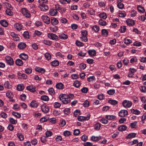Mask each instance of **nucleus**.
Masks as SVG:
<instances>
[{
    "mask_svg": "<svg viewBox=\"0 0 146 146\" xmlns=\"http://www.w3.org/2000/svg\"><path fill=\"white\" fill-rule=\"evenodd\" d=\"M59 62L57 60H54L51 62V64L53 66H56L58 65Z\"/></svg>",
    "mask_w": 146,
    "mask_h": 146,
    "instance_id": "7c9ffc66",
    "label": "nucleus"
},
{
    "mask_svg": "<svg viewBox=\"0 0 146 146\" xmlns=\"http://www.w3.org/2000/svg\"><path fill=\"white\" fill-rule=\"evenodd\" d=\"M61 106V104L57 102H55L54 104V107L55 108H59Z\"/></svg>",
    "mask_w": 146,
    "mask_h": 146,
    "instance_id": "338daca9",
    "label": "nucleus"
},
{
    "mask_svg": "<svg viewBox=\"0 0 146 146\" xmlns=\"http://www.w3.org/2000/svg\"><path fill=\"white\" fill-rule=\"evenodd\" d=\"M0 23L2 26L4 27H6L8 25L7 22L5 20H1L0 21Z\"/></svg>",
    "mask_w": 146,
    "mask_h": 146,
    "instance_id": "a211bd4d",
    "label": "nucleus"
},
{
    "mask_svg": "<svg viewBox=\"0 0 146 146\" xmlns=\"http://www.w3.org/2000/svg\"><path fill=\"white\" fill-rule=\"evenodd\" d=\"M88 88L86 87H83L81 90L82 92L84 93H86L88 91Z\"/></svg>",
    "mask_w": 146,
    "mask_h": 146,
    "instance_id": "4d7b16f0",
    "label": "nucleus"
},
{
    "mask_svg": "<svg viewBox=\"0 0 146 146\" xmlns=\"http://www.w3.org/2000/svg\"><path fill=\"white\" fill-rule=\"evenodd\" d=\"M98 22L99 24L102 26H105L107 25L106 22L101 19L99 20Z\"/></svg>",
    "mask_w": 146,
    "mask_h": 146,
    "instance_id": "c85d7f7f",
    "label": "nucleus"
},
{
    "mask_svg": "<svg viewBox=\"0 0 146 146\" xmlns=\"http://www.w3.org/2000/svg\"><path fill=\"white\" fill-rule=\"evenodd\" d=\"M56 87L57 89L62 90L64 88V86L62 83L59 82L56 84Z\"/></svg>",
    "mask_w": 146,
    "mask_h": 146,
    "instance_id": "ddd939ff",
    "label": "nucleus"
},
{
    "mask_svg": "<svg viewBox=\"0 0 146 146\" xmlns=\"http://www.w3.org/2000/svg\"><path fill=\"white\" fill-rule=\"evenodd\" d=\"M12 9H8L6 10V13L7 15L11 16L13 14V13L11 10Z\"/></svg>",
    "mask_w": 146,
    "mask_h": 146,
    "instance_id": "ea45409f",
    "label": "nucleus"
},
{
    "mask_svg": "<svg viewBox=\"0 0 146 146\" xmlns=\"http://www.w3.org/2000/svg\"><path fill=\"white\" fill-rule=\"evenodd\" d=\"M126 28L125 26H121L119 29V31L121 33L125 32L126 31Z\"/></svg>",
    "mask_w": 146,
    "mask_h": 146,
    "instance_id": "13d9d810",
    "label": "nucleus"
},
{
    "mask_svg": "<svg viewBox=\"0 0 146 146\" xmlns=\"http://www.w3.org/2000/svg\"><path fill=\"white\" fill-rule=\"evenodd\" d=\"M6 96L8 98L11 99L13 98L12 93L11 92H8L6 93Z\"/></svg>",
    "mask_w": 146,
    "mask_h": 146,
    "instance_id": "864d4df0",
    "label": "nucleus"
},
{
    "mask_svg": "<svg viewBox=\"0 0 146 146\" xmlns=\"http://www.w3.org/2000/svg\"><path fill=\"white\" fill-rule=\"evenodd\" d=\"M30 105L32 107L35 108L37 107L38 106V103L35 101H32L30 104Z\"/></svg>",
    "mask_w": 146,
    "mask_h": 146,
    "instance_id": "bb28decb",
    "label": "nucleus"
},
{
    "mask_svg": "<svg viewBox=\"0 0 146 146\" xmlns=\"http://www.w3.org/2000/svg\"><path fill=\"white\" fill-rule=\"evenodd\" d=\"M123 1V0H117V6L119 9H122L124 8V5L121 3Z\"/></svg>",
    "mask_w": 146,
    "mask_h": 146,
    "instance_id": "9d476101",
    "label": "nucleus"
},
{
    "mask_svg": "<svg viewBox=\"0 0 146 146\" xmlns=\"http://www.w3.org/2000/svg\"><path fill=\"white\" fill-rule=\"evenodd\" d=\"M126 22L128 25L131 26H133L135 23L134 21L131 19H129L127 20Z\"/></svg>",
    "mask_w": 146,
    "mask_h": 146,
    "instance_id": "412c9836",
    "label": "nucleus"
},
{
    "mask_svg": "<svg viewBox=\"0 0 146 146\" xmlns=\"http://www.w3.org/2000/svg\"><path fill=\"white\" fill-rule=\"evenodd\" d=\"M27 89L31 92H35L36 91L35 87H33L32 85L28 86L26 88Z\"/></svg>",
    "mask_w": 146,
    "mask_h": 146,
    "instance_id": "4468645a",
    "label": "nucleus"
},
{
    "mask_svg": "<svg viewBox=\"0 0 146 146\" xmlns=\"http://www.w3.org/2000/svg\"><path fill=\"white\" fill-rule=\"evenodd\" d=\"M24 86L23 84L18 85L17 86V90L19 91H22L24 89Z\"/></svg>",
    "mask_w": 146,
    "mask_h": 146,
    "instance_id": "72a5a7b5",
    "label": "nucleus"
},
{
    "mask_svg": "<svg viewBox=\"0 0 146 146\" xmlns=\"http://www.w3.org/2000/svg\"><path fill=\"white\" fill-rule=\"evenodd\" d=\"M101 138V137L99 136V137H95L93 136L91 137V140L94 141H98Z\"/></svg>",
    "mask_w": 146,
    "mask_h": 146,
    "instance_id": "5701e85b",
    "label": "nucleus"
},
{
    "mask_svg": "<svg viewBox=\"0 0 146 146\" xmlns=\"http://www.w3.org/2000/svg\"><path fill=\"white\" fill-rule=\"evenodd\" d=\"M20 56L21 58L25 60H27L28 58V56L24 53L21 54L20 55Z\"/></svg>",
    "mask_w": 146,
    "mask_h": 146,
    "instance_id": "f3484780",
    "label": "nucleus"
},
{
    "mask_svg": "<svg viewBox=\"0 0 146 146\" xmlns=\"http://www.w3.org/2000/svg\"><path fill=\"white\" fill-rule=\"evenodd\" d=\"M23 35L25 38H29V34L28 31L25 32L23 33Z\"/></svg>",
    "mask_w": 146,
    "mask_h": 146,
    "instance_id": "69168bd1",
    "label": "nucleus"
},
{
    "mask_svg": "<svg viewBox=\"0 0 146 146\" xmlns=\"http://www.w3.org/2000/svg\"><path fill=\"white\" fill-rule=\"evenodd\" d=\"M22 12L23 14L25 17L27 18H29L31 17V14L30 12L25 8H23L22 10Z\"/></svg>",
    "mask_w": 146,
    "mask_h": 146,
    "instance_id": "39448f33",
    "label": "nucleus"
},
{
    "mask_svg": "<svg viewBox=\"0 0 146 146\" xmlns=\"http://www.w3.org/2000/svg\"><path fill=\"white\" fill-rule=\"evenodd\" d=\"M131 112L133 114H134L136 115L139 114L141 112L139 110L137 109H131Z\"/></svg>",
    "mask_w": 146,
    "mask_h": 146,
    "instance_id": "a878e982",
    "label": "nucleus"
},
{
    "mask_svg": "<svg viewBox=\"0 0 146 146\" xmlns=\"http://www.w3.org/2000/svg\"><path fill=\"white\" fill-rule=\"evenodd\" d=\"M124 42L125 44H129L132 43V41L129 39L125 38L124 40Z\"/></svg>",
    "mask_w": 146,
    "mask_h": 146,
    "instance_id": "3c124183",
    "label": "nucleus"
},
{
    "mask_svg": "<svg viewBox=\"0 0 146 146\" xmlns=\"http://www.w3.org/2000/svg\"><path fill=\"white\" fill-rule=\"evenodd\" d=\"M137 122L136 121L131 123H130V127L132 129L136 128L137 127Z\"/></svg>",
    "mask_w": 146,
    "mask_h": 146,
    "instance_id": "e433bc0d",
    "label": "nucleus"
},
{
    "mask_svg": "<svg viewBox=\"0 0 146 146\" xmlns=\"http://www.w3.org/2000/svg\"><path fill=\"white\" fill-rule=\"evenodd\" d=\"M5 60L7 64L10 65H12L14 62L12 58L9 56H7L5 57Z\"/></svg>",
    "mask_w": 146,
    "mask_h": 146,
    "instance_id": "0eeeda50",
    "label": "nucleus"
},
{
    "mask_svg": "<svg viewBox=\"0 0 146 146\" xmlns=\"http://www.w3.org/2000/svg\"><path fill=\"white\" fill-rule=\"evenodd\" d=\"M131 102L126 100H124L122 102L123 106L125 108H130L132 105Z\"/></svg>",
    "mask_w": 146,
    "mask_h": 146,
    "instance_id": "20e7f679",
    "label": "nucleus"
},
{
    "mask_svg": "<svg viewBox=\"0 0 146 146\" xmlns=\"http://www.w3.org/2000/svg\"><path fill=\"white\" fill-rule=\"evenodd\" d=\"M39 3V7L42 11H45L48 10V7L46 5L48 2L47 0H38Z\"/></svg>",
    "mask_w": 146,
    "mask_h": 146,
    "instance_id": "f257e3e1",
    "label": "nucleus"
},
{
    "mask_svg": "<svg viewBox=\"0 0 146 146\" xmlns=\"http://www.w3.org/2000/svg\"><path fill=\"white\" fill-rule=\"evenodd\" d=\"M42 19L43 22L47 24H49L50 23V19L49 17L47 15H43L41 17Z\"/></svg>",
    "mask_w": 146,
    "mask_h": 146,
    "instance_id": "7ed1b4c3",
    "label": "nucleus"
},
{
    "mask_svg": "<svg viewBox=\"0 0 146 146\" xmlns=\"http://www.w3.org/2000/svg\"><path fill=\"white\" fill-rule=\"evenodd\" d=\"M41 110L43 112L45 113L48 112L49 109L48 107L45 104H43L41 106Z\"/></svg>",
    "mask_w": 146,
    "mask_h": 146,
    "instance_id": "6e6552de",
    "label": "nucleus"
},
{
    "mask_svg": "<svg viewBox=\"0 0 146 146\" xmlns=\"http://www.w3.org/2000/svg\"><path fill=\"white\" fill-rule=\"evenodd\" d=\"M108 102L111 104L114 105H116L118 103V102L117 101L114 100H109L108 101Z\"/></svg>",
    "mask_w": 146,
    "mask_h": 146,
    "instance_id": "4c0bfd02",
    "label": "nucleus"
},
{
    "mask_svg": "<svg viewBox=\"0 0 146 146\" xmlns=\"http://www.w3.org/2000/svg\"><path fill=\"white\" fill-rule=\"evenodd\" d=\"M12 114L13 115L18 118H20L21 116V115L20 113H18L15 112L14 111H13L12 112Z\"/></svg>",
    "mask_w": 146,
    "mask_h": 146,
    "instance_id": "a19ab883",
    "label": "nucleus"
},
{
    "mask_svg": "<svg viewBox=\"0 0 146 146\" xmlns=\"http://www.w3.org/2000/svg\"><path fill=\"white\" fill-rule=\"evenodd\" d=\"M26 46V45L25 43L24 42H20L19 43L18 46V47L21 49H22L25 48Z\"/></svg>",
    "mask_w": 146,
    "mask_h": 146,
    "instance_id": "dca6fc26",
    "label": "nucleus"
},
{
    "mask_svg": "<svg viewBox=\"0 0 146 146\" xmlns=\"http://www.w3.org/2000/svg\"><path fill=\"white\" fill-rule=\"evenodd\" d=\"M101 127L100 124L98 123H96L94 125V129L96 130H99Z\"/></svg>",
    "mask_w": 146,
    "mask_h": 146,
    "instance_id": "a18cd8bd",
    "label": "nucleus"
},
{
    "mask_svg": "<svg viewBox=\"0 0 146 146\" xmlns=\"http://www.w3.org/2000/svg\"><path fill=\"white\" fill-rule=\"evenodd\" d=\"M51 23L52 25H57L58 23V21L55 18H52L51 19Z\"/></svg>",
    "mask_w": 146,
    "mask_h": 146,
    "instance_id": "cd10ccee",
    "label": "nucleus"
},
{
    "mask_svg": "<svg viewBox=\"0 0 146 146\" xmlns=\"http://www.w3.org/2000/svg\"><path fill=\"white\" fill-rule=\"evenodd\" d=\"M88 53L91 56H95L96 54V51L94 50H89Z\"/></svg>",
    "mask_w": 146,
    "mask_h": 146,
    "instance_id": "2eb2a0df",
    "label": "nucleus"
},
{
    "mask_svg": "<svg viewBox=\"0 0 146 146\" xmlns=\"http://www.w3.org/2000/svg\"><path fill=\"white\" fill-rule=\"evenodd\" d=\"M99 17L100 18H101L104 19H106L107 17L106 14L104 12L100 14H99Z\"/></svg>",
    "mask_w": 146,
    "mask_h": 146,
    "instance_id": "2f4dec72",
    "label": "nucleus"
},
{
    "mask_svg": "<svg viewBox=\"0 0 146 146\" xmlns=\"http://www.w3.org/2000/svg\"><path fill=\"white\" fill-rule=\"evenodd\" d=\"M136 135V133H129L128 135L126 136V139H131L134 137H135Z\"/></svg>",
    "mask_w": 146,
    "mask_h": 146,
    "instance_id": "4be33fe9",
    "label": "nucleus"
},
{
    "mask_svg": "<svg viewBox=\"0 0 146 146\" xmlns=\"http://www.w3.org/2000/svg\"><path fill=\"white\" fill-rule=\"evenodd\" d=\"M49 13L51 15L53 16L57 14V11L56 9H52L50 10Z\"/></svg>",
    "mask_w": 146,
    "mask_h": 146,
    "instance_id": "6ab92c4d",
    "label": "nucleus"
},
{
    "mask_svg": "<svg viewBox=\"0 0 146 146\" xmlns=\"http://www.w3.org/2000/svg\"><path fill=\"white\" fill-rule=\"evenodd\" d=\"M43 43L45 44L50 46L52 44V42L49 40H44L43 41Z\"/></svg>",
    "mask_w": 146,
    "mask_h": 146,
    "instance_id": "de8ad7c7",
    "label": "nucleus"
},
{
    "mask_svg": "<svg viewBox=\"0 0 146 146\" xmlns=\"http://www.w3.org/2000/svg\"><path fill=\"white\" fill-rule=\"evenodd\" d=\"M59 37L60 38L62 39H66L68 38V36L62 33L59 35Z\"/></svg>",
    "mask_w": 146,
    "mask_h": 146,
    "instance_id": "f704fd0d",
    "label": "nucleus"
},
{
    "mask_svg": "<svg viewBox=\"0 0 146 146\" xmlns=\"http://www.w3.org/2000/svg\"><path fill=\"white\" fill-rule=\"evenodd\" d=\"M17 76L18 78L21 79H26L27 78V76L25 74L19 72L17 73Z\"/></svg>",
    "mask_w": 146,
    "mask_h": 146,
    "instance_id": "9b49d317",
    "label": "nucleus"
},
{
    "mask_svg": "<svg viewBox=\"0 0 146 146\" xmlns=\"http://www.w3.org/2000/svg\"><path fill=\"white\" fill-rule=\"evenodd\" d=\"M77 119L79 121H82L84 120H86L85 119V117L83 116H79L78 117Z\"/></svg>",
    "mask_w": 146,
    "mask_h": 146,
    "instance_id": "680f3d73",
    "label": "nucleus"
},
{
    "mask_svg": "<svg viewBox=\"0 0 146 146\" xmlns=\"http://www.w3.org/2000/svg\"><path fill=\"white\" fill-rule=\"evenodd\" d=\"M48 37L52 40H56L58 39L57 36L55 34L51 33H48L47 34Z\"/></svg>",
    "mask_w": 146,
    "mask_h": 146,
    "instance_id": "423d86ee",
    "label": "nucleus"
},
{
    "mask_svg": "<svg viewBox=\"0 0 146 146\" xmlns=\"http://www.w3.org/2000/svg\"><path fill=\"white\" fill-rule=\"evenodd\" d=\"M138 142L137 139L134 140L132 141H130L129 142L128 144L129 145H132L135 144H136Z\"/></svg>",
    "mask_w": 146,
    "mask_h": 146,
    "instance_id": "5fc2aeb1",
    "label": "nucleus"
},
{
    "mask_svg": "<svg viewBox=\"0 0 146 146\" xmlns=\"http://www.w3.org/2000/svg\"><path fill=\"white\" fill-rule=\"evenodd\" d=\"M86 67V65L85 64L81 63L79 65V68L80 69H84Z\"/></svg>",
    "mask_w": 146,
    "mask_h": 146,
    "instance_id": "052dcab7",
    "label": "nucleus"
},
{
    "mask_svg": "<svg viewBox=\"0 0 146 146\" xmlns=\"http://www.w3.org/2000/svg\"><path fill=\"white\" fill-rule=\"evenodd\" d=\"M35 70L36 71L41 73H44L45 72V70L44 68L39 67H36Z\"/></svg>",
    "mask_w": 146,
    "mask_h": 146,
    "instance_id": "f8f14e48",
    "label": "nucleus"
},
{
    "mask_svg": "<svg viewBox=\"0 0 146 146\" xmlns=\"http://www.w3.org/2000/svg\"><path fill=\"white\" fill-rule=\"evenodd\" d=\"M67 97V95L62 94L59 95V98L63 104H67L70 102V100H69Z\"/></svg>",
    "mask_w": 146,
    "mask_h": 146,
    "instance_id": "f03ea898",
    "label": "nucleus"
},
{
    "mask_svg": "<svg viewBox=\"0 0 146 146\" xmlns=\"http://www.w3.org/2000/svg\"><path fill=\"white\" fill-rule=\"evenodd\" d=\"M42 100L44 101H48L49 100V98L47 96L44 95L41 97Z\"/></svg>",
    "mask_w": 146,
    "mask_h": 146,
    "instance_id": "603ef678",
    "label": "nucleus"
},
{
    "mask_svg": "<svg viewBox=\"0 0 146 146\" xmlns=\"http://www.w3.org/2000/svg\"><path fill=\"white\" fill-rule=\"evenodd\" d=\"M137 9L139 12L142 13L144 12L145 11L143 7L140 5H138L137 6Z\"/></svg>",
    "mask_w": 146,
    "mask_h": 146,
    "instance_id": "473e14b6",
    "label": "nucleus"
},
{
    "mask_svg": "<svg viewBox=\"0 0 146 146\" xmlns=\"http://www.w3.org/2000/svg\"><path fill=\"white\" fill-rule=\"evenodd\" d=\"M32 69L30 68H28L26 69L25 70V73L28 74H30L32 73Z\"/></svg>",
    "mask_w": 146,
    "mask_h": 146,
    "instance_id": "bf43d9fd",
    "label": "nucleus"
},
{
    "mask_svg": "<svg viewBox=\"0 0 146 146\" xmlns=\"http://www.w3.org/2000/svg\"><path fill=\"white\" fill-rule=\"evenodd\" d=\"M140 90L142 92L145 93L146 92V87L145 86H142L140 88Z\"/></svg>",
    "mask_w": 146,
    "mask_h": 146,
    "instance_id": "774afa93",
    "label": "nucleus"
},
{
    "mask_svg": "<svg viewBox=\"0 0 146 146\" xmlns=\"http://www.w3.org/2000/svg\"><path fill=\"white\" fill-rule=\"evenodd\" d=\"M66 123L65 120L61 119L60 120L59 125L60 126L63 127L66 124Z\"/></svg>",
    "mask_w": 146,
    "mask_h": 146,
    "instance_id": "0e129e2a",
    "label": "nucleus"
},
{
    "mask_svg": "<svg viewBox=\"0 0 146 146\" xmlns=\"http://www.w3.org/2000/svg\"><path fill=\"white\" fill-rule=\"evenodd\" d=\"M4 85L5 88L8 89L11 88L12 87L11 85L9 84L8 81L4 83Z\"/></svg>",
    "mask_w": 146,
    "mask_h": 146,
    "instance_id": "37998d69",
    "label": "nucleus"
},
{
    "mask_svg": "<svg viewBox=\"0 0 146 146\" xmlns=\"http://www.w3.org/2000/svg\"><path fill=\"white\" fill-rule=\"evenodd\" d=\"M16 64L18 66H21L23 64V62L22 61L19 59H17L15 62Z\"/></svg>",
    "mask_w": 146,
    "mask_h": 146,
    "instance_id": "b1692460",
    "label": "nucleus"
},
{
    "mask_svg": "<svg viewBox=\"0 0 146 146\" xmlns=\"http://www.w3.org/2000/svg\"><path fill=\"white\" fill-rule=\"evenodd\" d=\"M128 114V111L125 110H121L119 113V116L120 117H124L127 115Z\"/></svg>",
    "mask_w": 146,
    "mask_h": 146,
    "instance_id": "1a4fd4ad",
    "label": "nucleus"
},
{
    "mask_svg": "<svg viewBox=\"0 0 146 146\" xmlns=\"http://www.w3.org/2000/svg\"><path fill=\"white\" fill-rule=\"evenodd\" d=\"M17 136L20 140H23L24 139V136L21 133H18Z\"/></svg>",
    "mask_w": 146,
    "mask_h": 146,
    "instance_id": "49530a36",
    "label": "nucleus"
},
{
    "mask_svg": "<svg viewBox=\"0 0 146 146\" xmlns=\"http://www.w3.org/2000/svg\"><path fill=\"white\" fill-rule=\"evenodd\" d=\"M15 27L16 29L18 31L21 30L22 28L21 25L19 23H16L15 24Z\"/></svg>",
    "mask_w": 146,
    "mask_h": 146,
    "instance_id": "393cba45",
    "label": "nucleus"
},
{
    "mask_svg": "<svg viewBox=\"0 0 146 146\" xmlns=\"http://www.w3.org/2000/svg\"><path fill=\"white\" fill-rule=\"evenodd\" d=\"M115 117H116L115 116L113 115H106V119L110 120L114 119Z\"/></svg>",
    "mask_w": 146,
    "mask_h": 146,
    "instance_id": "c9c22d12",
    "label": "nucleus"
},
{
    "mask_svg": "<svg viewBox=\"0 0 146 146\" xmlns=\"http://www.w3.org/2000/svg\"><path fill=\"white\" fill-rule=\"evenodd\" d=\"M9 121L11 124H15L17 123V121L14 119L12 118H10L9 119Z\"/></svg>",
    "mask_w": 146,
    "mask_h": 146,
    "instance_id": "6e6d98bb",
    "label": "nucleus"
},
{
    "mask_svg": "<svg viewBox=\"0 0 146 146\" xmlns=\"http://www.w3.org/2000/svg\"><path fill=\"white\" fill-rule=\"evenodd\" d=\"M92 29L95 32H98L99 31V27L97 25H95L93 27Z\"/></svg>",
    "mask_w": 146,
    "mask_h": 146,
    "instance_id": "79ce46f5",
    "label": "nucleus"
},
{
    "mask_svg": "<svg viewBox=\"0 0 146 146\" xmlns=\"http://www.w3.org/2000/svg\"><path fill=\"white\" fill-rule=\"evenodd\" d=\"M74 86L76 88H78L81 85L80 82L78 80H76L74 81L73 83Z\"/></svg>",
    "mask_w": 146,
    "mask_h": 146,
    "instance_id": "c756f323",
    "label": "nucleus"
},
{
    "mask_svg": "<svg viewBox=\"0 0 146 146\" xmlns=\"http://www.w3.org/2000/svg\"><path fill=\"white\" fill-rule=\"evenodd\" d=\"M107 93L108 94L112 95L115 93V90L114 89H110L108 90Z\"/></svg>",
    "mask_w": 146,
    "mask_h": 146,
    "instance_id": "8fccbe9b",
    "label": "nucleus"
},
{
    "mask_svg": "<svg viewBox=\"0 0 146 146\" xmlns=\"http://www.w3.org/2000/svg\"><path fill=\"white\" fill-rule=\"evenodd\" d=\"M44 56L48 60H49L51 59V56L49 53H46L44 55Z\"/></svg>",
    "mask_w": 146,
    "mask_h": 146,
    "instance_id": "09e8293b",
    "label": "nucleus"
},
{
    "mask_svg": "<svg viewBox=\"0 0 146 146\" xmlns=\"http://www.w3.org/2000/svg\"><path fill=\"white\" fill-rule=\"evenodd\" d=\"M127 128V127L124 125H121L118 127V129L120 131H123L125 130Z\"/></svg>",
    "mask_w": 146,
    "mask_h": 146,
    "instance_id": "aec40b11",
    "label": "nucleus"
},
{
    "mask_svg": "<svg viewBox=\"0 0 146 146\" xmlns=\"http://www.w3.org/2000/svg\"><path fill=\"white\" fill-rule=\"evenodd\" d=\"M58 8H57V9L58 11H60V12L62 13L66 11V9L64 7H61L59 6V5H58Z\"/></svg>",
    "mask_w": 146,
    "mask_h": 146,
    "instance_id": "c03bdc74",
    "label": "nucleus"
},
{
    "mask_svg": "<svg viewBox=\"0 0 146 146\" xmlns=\"http://www.w3.org/2000/svg\"><path fill=\"white\" fill-rule=\"evenodd\" d=\"M102 34L105 36H107L108 35V31L106 29H103L102 31Z\"/></svg>",
    "mask_w": 146,
    "mask_h": 146,
    "instance_id": "58836bf2",
    "label": "nucleus"
},
{
    "mask_svg": "<svg viewBox=\"0 0 146 146\" xmlns=\"http://www.w3.org/2000/svg\"><path fill=\"white\" fill-rule=\"evenodd\" d=\"M71 135V133L68 131H65L64 132V135L65 136H68Z\"/></svg>",
    "mask_w": 146,
    "mask_h": 146,
    "instance_id": "e2e57ef3",
    "label": "nucleus"
}]
</instances>
